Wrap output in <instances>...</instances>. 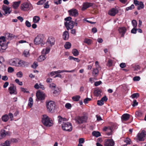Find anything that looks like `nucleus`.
I'll return each mask as SVG.
<instances>
[{"mask_svg": "<svg viewBox=\"0 0 146 146\" xmlns=\"http://www.w3.org/2000/svg\"><path fill=\"white\" fill-rule=\"evenodd\" d=\"M40 20V17L38 16H34L33 18V22L35 23H38Z\"/></svg>", "mask_w": 146, "mask_h": 146, "instance_id": "c756f323", "label": "nucleus"}, {"mask_svg": "<svg viewBox=\"0 0 146 146\" xmlns=\"http://www.w3.org/2000/svg\"><path fill=\"white\" fill-rule=\"evenodd\" d=\"M26 25L28 27H31V24L28 21H26L25 22Z\"/></svg>", "mask_w": 146, "mask_h": 146, "instance_id": "bf43d9fd", "label": "nucleus"}, {"mask_svg": "<svg viewBox=\"0 0 146 146\" xmlns=\"http://www.w3.org/2000/svg\"><path fill=\"white\" fill-rule=\"evenodd\" d=\"M62 128L64 131L70 132L72 130V125L68 122H63Z\"/></svg>", "mask_w": 146, "mask_h": 146, "instance_id": "39448f33", "label": "nucleus"}, {"mask_svg": "<svg viewBox=\"0 0 146 146\" xmlns=\"http://www.w3.org/2000/svg\"><path fill=\"white\" fill-rule=\"evenodd\" d=\"M118 12L117 9L115 8H113L111 9L108 11V14L111 16H113L115 15Z\"/></svg>", "mask_w": 146, "mask_h": 146, "instance_id": "dca6fc26", "label": "nucleus"}, {"mask_svg": "<svg viewBox=\"0 0 146 146\" xmlns=\"http://www.w3.org/2000/svg\"><path fill=\"white\" fill-rule=\"evenodd\" d=\"M0 45L3 50H5L7 48V45L5 42V38L3 36L0 37Z\"/></svg>", "mask_w": 146, "mask_h": 146, "instance_id": "6e6552de", "label": "nucleus"}, {"mask_svg": "<svg viewBox=\"0 0 146 146\" xmlns=\"http://www.w3.org/2000/svg\"><path fill=\"white\" fill-rule=\"evenodd\" d=\"M91 99L90 98H87L84 100V102L85 104H87L88 103V102L90 101Z\"/></svg>", "mask_w": 146, "mask_h": 146, "instance_id": "864d4df0", "label": "nucleus"}, {"mask_svg": "<svg viewBox=\"0 0 146 146\" xmlns=\"http://www.w3.org/2000/svg\"><path fill=\"white\" fill-rule=\"evenodd\" d=\"M42 122L44 125L48 127L52 126L53 124L52 120L46 115H42Z\"/></svg>", "mask_w": 146, "mask_h": 146, "instance_id": "f257e3e1", "label": "nucleus"}, {"mask_svg": "<svg viewBox=\"0 0 146 146\" xmlns=\"http://www.w3.org/2000/svg\"><path fill=\"white\" fill-rule=\"evenodd\" d=\"M138 105V103L136 100H134L133 102V104L132 105L133 107H135Z\"/></svg>", "mask_w": 146, "mask_h": 146, "instance_id": "338daca9", "label": "nucleus"}, {"mask_svg": "<svg viewBox=\"0 0 146 146\" xmlns=\"http://www.w3.org/2000/svg\"><path fill=\"white\" fill-rule=\"evenodd\" d=\"M46 1V0H40L37 3V5H42Z\"/></svg>", "mask_w": 146, "mask_h": 146, "instance_id": "49530a36", "label": "nucleus"}, {"mask_svg": "<svg viewBox=\"0 0 146 146\" xmlns=\"http://www.w3.org/2000/svg\"><path fill=\"white\" fill-rule=\"evenodd\" d=\"M101 90L98 89H96L94 92V94L96 96H101Z\"/></svg>", "mask_w": 146, "mask_h": 146, "instance_id": "cd10ccee", "label": "nucleus"}, {"mask_svg": "<svg viewBox=\"0 0 146 146\" xmlns=\"http://www.w3.org/2000/svg\"><path fill=\"white\" fill-rule=\"evenodd\" d=\"M92 5L93 4L91 3H84L83 4V7L82 8V10L84 11L88 7L92 6Z\"/></svg>", "mask_w": 146, "mask_h": 146, "instance_id": "a211bd4d", "label": "nucleus"}, {"mask_svg": "<svg viewBox=\"0 0 146 146\" xmlns=\"http://www.w3.org/2000/svg\"><path fill=\"white\" fill-rule=\"evenodd\" d=\"M54 1L55 4L56 5L60 4L62 3V0H54Z\"/></svg>", "mask_w": 146, "mask_h": 146, "instance_id": "8fccbe9b", "label": "nucleus"}, {"mask_svg": "<svg viewBox=\"0 0 146 146\" xmlns=\"http://www.w3.org/2000/svg\"><path fill=\"white\" fill-rule=\"evenodd\" d=\"M134 3L137 6V9L139 10L143 9L144 7V5L141 1L139 2L137 0H134Z\"/></svg>", "mask_w": 146, "mask_h": 146, "instance_id": "f8f14e48", "label": "nucleus"}, {"mask_svg": "<svg viewBox=\"0 0 146 146\" xmlns=\"http://www.w3.org/2000/svg\"><path fill=\"white\" fill-rule=\"evenodd\" d=\"M137 29H136L134 27L131 30V33H132L135 34L137 32Z\"/></svg>", "mask_w": 146, "mask_h": 146, "instance_id": "052dcab7", "label": "nucleus"}, {"mask_svg": "<svg viewBox=\"0 0 146 146\" xmlns=\"http://www.w3.org/2000/svg\"><path fill=\"white\" fill-rule=\"evenodd\" d=\"M112 65V61L111 60L109 59L108 61L107 65L109 66H110Z\"/></svg>", "mask_w": 146, "mask_h": 146, "instance_id": "de8ad7c7", "label": "nucleus"}, {"mask_svg": "<svg viewBox=\"0 0 146 146\" xmlns=\"http://www.w3.org/2000/svg\"><path fill=\"white\" fill-rule=\"evenodd\" d=\"M80 97L79 95H76L75 96H73L72 99V100L75 101H78L80 99Z\"/></svg>", "mask_w": 146, "mask_h": 146, "instance_id": "72a5a7b5", "label": "nucleus"}, {"mask_svg": "<svg viewBox=\"0 0 146 146\" xmlns=\"http://www.w3.org/2000/svg\"><path fill=\"white\" fill-rule=\"evenodd\" d=\"M58 123L60 124L63 123V122H65L64 121L67 120V119L65 118H63L60 116H58Z\"/></svg>", "mask_w": 146, "mask_h": 146, "instance_id": "b1692460", "label": "nucleus"}, {"mask_svg": "<svg viewBox=\"0 0 146 146\" xmlns=\"http://www.w3.org/2000/svg\"><path fill=\"white\" fill-rule=\"evenodd\" d=\"M84 139L83 138H80L79 140V143L81 144L84 143Z\"/></svg>", "mask_w": 146, "mask_h": 146, "instance_id": "0e129e2a", "label": "nucleus"}, {"mask_svg": "<svg viewBox=\"0 0 146 146\" xmlns=\"http://www.w3.org/2000/svg\"><path fill=\"white\" fill-rule=\"evenodd\" d=\"M2 120L4 122H6L9 119V117L7 114H5L2 117Z\"/></svg>", "mask_w": 146, "mask_h": 146, "instance_id": "bb28decb", "label": "nucleus"}, {"mask_svg": "<svg viewBox=\"0 0 146 146\" xmlns=\"http://www.w3.org/2000/svg\"><path fill=\"white\" fill-rule=\"evenodd\" d=\"M126 29L125 27L119 28L118 30L120 33H121V36L123 37L126 31Z\"/></svg>", "mask_w": 146, "mask_h": 146, "instance_id": "4be33fe9", "label": "nucleus"}, {"mask_svg": "<svg viewBox=\"0 0 146 146\" xmlns=\"http://www.w3.org/2000/svg\"><path fill=\"white\" fill-rule=\"evenodd\" d=\"M8 132L6 131L5 130H2L1 131V135L2 137H5L7 134Z\"/></svg>", "mask_w": 146, "mask_h": 146, "instance_id": "c9c22d12", "label": "nucleus"}, {"mask_svg": "<svg viewBox=\"0 0 146 146\" xmlns=\"http://www.w3.org/2000/svg\"><path fill=\"white\" fill-rule=\"evenodd\" d=\"M29 102L28 104V106L31 108L33 106V99L32 97H30L29 99Z\"/></svg>", "mask_w": 146, "mask_h": 146, "instance_id": "f704fd0d", "label": "nucleus"}, {"mask_svg": "<svg viewBox=\"0 0 146 146\" xmlns=\"http://www.w3.org/2000/svg\"><path fill=\"white\" fill-rule=\"evenodd\" d=\"M68 12L70 15L74 17H76L78 15L77 10L75 9H73L68 11Z\"/></svg>", "mask_w": 146, "mask_h": 146, "instance_id": "4468645a", "label": "nucleus"}, {"mask_svg": "<svg viewBox=\"0 0 146 146\" xmlns=\"http://www.w3.org/2000/svg\"><path fill=\"white\" fill-rule=\"evenodd\" d=\"M135 70H137L140 69V67L139 65H135L133 67Z\"/></svg>", "mask_w": 146, "mask_h": 146, "instance_id": "6e6d98bb", "label": "nucleus"}, {"mask_svg": "<svg viewBox=\"0 0 146 146\" xmlns=\"http://www.w3.org/2000/svg\"><path fill=\"white\" fill-rule=\"evenodd\" d=\"M64 72V70H58L54 71L55 74H58Z\"/></svg>", "mask_w": 146, "mask_h": 146, "instance_id": "4d7b16f0", "label": "nucleus"}, {"mask_svg": "<svg viewBox=\"0 0 146 146\" xmlns=\"http://www.w3.org/2000/svg\"><path fill=\"white\" fill-rule=\"evenodd\" d=\"M131 23L134 27L135 28L137 27V23L135 20H133L132 21Z\"/></svg>", "mask_w": 146, "mask_h": 146, "instance_id": "a19ab883", "label": "nucleus"}, {"mask_svg": "<svg viewBox=\"0 0 146 146\" xmlns=\"http://www.w3.org/2000/svg\"><path fill=\"white\" fill-rule=\"evenodd\" d=\"M19 59L17 58H14L9 60V63L10 65L18 66Z\"/></svg>", "mask_w": 146, "mask_h": 146, "instance_id": "9b49d317", "label": "nucleus"}, {"mask_svg": "<svg viewBox=\"0 0 146 146\" xmlns=\"http://www.w3.org/2000/svg\"><path fill=\"white\" fill-rule=\"evenodd\" d=\"M46 58V57L44 55H41L39 56L38 59V61L41 62L44 60Z\"/></svg>", "mask_w": 146, "mask_h": 146, "instance_id": "2f4dec72", "label": "nucleus"}, {"mask_svg": "<svg viewBox=\"0 0 146 146\" xmlns=\"http://www.w3.org/2000/svg\"><path fill=\"white\" fill-rule=\"evenodd\" d=\"M31 5L29 3L25 2L22 4L20 7L21 10L23 11H27L30 9Z\"/></svg>", "mask_w": 146, "mask_h": 146, "instance_id": "0eeeda50", "label": "nucleus"}, {"mask_svg": "<svg viewBox=\"0 0 146 146\" xmlns=\"http://www.w3.org/2000/svg\"><path fill=\"white\" fill-rule=\"evenodd\" d=\"M2 9L4 12V15H5L9 14L11 11L10 9V7H7L4 5H3Z\"/></svg>", "mask_w": 146, "mask_h": 146, "instance_id": "ddd939ff", "label": "nucleus"}, {"mask_svg": "<svg viewBox=\"0 0 146 146\" xmlns=\"http://www.w3.org/2000/svg\"><path fill=\"white\" fill-rule=\"evenodd\" d=\"M44 36L42 34H39L35 38L34 41L35 44L38 45L40 44L42 46L44 44Z\"/></svg>", "mask_w": 146, "mask_h": 146, "instance_id": "f03ea898", "label": "nucleus"}, {"mask_svg": "<svg viewBox=\"0 0 146 146\" xmlns=\"http://www.w3.org/2000/svg\"><path fill=\"white\" fill-rule=\"evenodd\" d=\"M139 95L138 93H135L133 94L131 96L132 98H137L139 97Z\"/></svg>", "mask_w": 146, "mask_h": 146, "instance_id": "ea45409f", "label": "nucleus"}, {"mask_svg": "<svg viewBox=\"0 0 146 146\" xmlns=\"http://www.w3.org/2000/svg\"><path fill=\"white\" fill-rule=\"evenodd\" d=\"M92 135L93 136L96 137H98L101 135V134L100 132L98 131H94L92 133Z\"/></svg>", "mask_w": 146, "mask_h": 146, "instance_id": "7c9ffc66", "label": "nucleus"}, {"mask_svg": "<svg viewBox=\"0 0 146 146\" xmlns=\"http://www.w3.org/2000/svg\"><path fill=\"white\" fill-rule=\"evenodd\" d=\"M23 54L24 56L27 57L29 56V52L27 50H25L23 52Z\"/></svg>", "mask_w": 146, "mask_h": 146, "instance_id": "37998d69", "label": "nucleus"}, {"mask_svg": "<svg viewBox=\"0 0 146 146\" xmlns=\"http://www.w3.org/2000/svg\"><path fill=\"white\" fill-rule=\"evenodd\" d=\"M84 42L88 45H90L91 44V40L90 39L86 38L84 40Z\"/></svg>", "mask_w": 146, "mask_h": 146, "instance_id": "4c0bfd02", "label": "nucleus"}, {"mask_svg": "<svg viewBox=\"0 0 146 146\" xmlns=\"http://www.w3.org/2000/svg\"><path fill=\"white\" fill-rule=\"evenodd\" d=\"M146 138V131L144 130H142L137 135L136 139L139 141H144Z\"/></svg>", "mask_w": 146, "mask_h": 146, "instance_id": "20e7f679", "label": "nucleus"}, {"mask_svg": "<svg viewBox=\"0 0 146 146\" xmlns=\"http://www.w3.org/2000/svg\"><path fill=\"white\" fill-rule=\"evenodd\" d=\"M114 142L112 139H107L105 141V146H113Z\"/></svg>", "mask_w": 146, "mask_h": 146, "instance_id": "2eb2a0df", "label": "nucleus"}, {"mask_svg": "<svg viewBox=\"0 0 146 146\" xmlns=\"http://www.w3.org/2000/svg\"><path fill=\"white\" fill-rule=\"evenodd\" d=\"M71 46V44L69 42H66L64 44V46L66 49L70 48Z\"/></svg>", "mask_w": 146, "mask_h": 146, "instance_id": "473e14b6", "label": "nucleus"}, {"mask_svg": "<svg viewBox=\"0 0 146 146\" xmlns=\"http://www.w3.org/2000/svg\"><path fill=\"white\" fill-rule=\"evenodd\" d=\"M87 119V117L86 116H76L74 118L76 123L78 124H80L86 122Z\"/></svg>", "mask_w": 146, "mask_h": 146, "instance_id": "423d86ee", "label": "nucleus"}, {"mask_svg": "<svg viewBox=\"0 0 146 146\" xmlns=\"http://www.w3.org/2000/svg\"><path fill=\"white\" fill-rule=\"evenodd\" d=\"M2 79L4 81H6L8 80V78L6 76H2Z\"/></svg>", "mask_w": 146, "mask_h": 146, "instance_id": "774afa93", "label": "nucleus"}, {"mask_svg": "<svg viewBox=\"0 0 146 146\" xmlns=\"http://www.w3.org/2000/svg\"><path fill=\"white\" fill-rule=\"evenodd\" d=\"M46 107L48 111L50 112L53 111L55 108V103L52 101L46 102Z\"/></svg>", "mask_w": 146, "mask_h": 146, "instance_id": "7ed1b4c3", "label": "nucleus"}, {"mask_svg": "<svg viewBox=\"0 0 146 146\" xmlns=\"http://www.w3.org/2000/svg\"><path fill=\"white\" fill-rule=\"evenodd\" d=\"M65 107L66 108L69 109L71 108V105L70 103H67L65 104Z\"/></svg>", "mask_w": 146, "mask_h": 146, "instance_id": "13d9d810", "label": "nucleus"}, {"mask_svg": "<svg viewBox=\"0 0 146 146\" xmlns=\"http://www.w3.org/2000/svg\"><path fill=\"white\" fill-rule=\"evenodd\" d=\"M38 65L37 64L36 62H34L33 65L31 66L32 68L35 69L36 67L38 66Z\"/></svg>", "mask_w": 146, "mask_h": 146, "instance_id": "69168bd1", "label": "nucleus"}, {"mask_svg": "<svg viewBox=\"0 0 146 146\" xmlns=\"http://www.w3.org/2000/svg\"><path fill=\"white\" fill-rule=\"evenodd\" d=\"M134 8V6L133 4H132L129 7H127L126 8V10L128 11L129 10H132Z\"/></svg>", "mask_w": 146, "mask_h": 146, "instance_id": "79ce46f5", "label": "nucleus"}, {"mask_svg": "<svg viewBox=\"0 0 146 146\" xmlns=\"http://www.w3.org/2000/svg\"><path fill=\"white\" fill-rule=\"evenodd\" d=\"M49 86L52 89H54L56 87V85L55 84L52 83L49 84Z\"/></svg>", "mask_w": 146, "mask_h": 146, "instance_id": "603ef678", "label": "nucleus"}, {"mask_svg": "<svg viewBox=\"0 0 146 146\" xmlns=\"http://www.w3.org/2000/svg\"><path fill=\"white\" fill-rule=\"evenodd\" d=\"M55 42L54 38L52 37H49L47 41L48 43L50 44L51 46L54 44Z\"/></svg>", "mask_w": 146, "mask_h": 146, "instance_id": "412c9836", "label": "nucleus"}, {"mask_svg": "<svg viewBox=\"0 0 146 146\" xmlns=\"http://www.w3.org/2000/svg\"><path fill=\"white\" fill-rule=\"evenodd\" d=\"M69 35L67 31H65L63 33V38L64 40H67L69 38Z\"/></svg>", "mask_w": 146, "mask_h": 146, "instance_id": "5701e85b", "label": "nucleus"}, {"mask_svg": "<svg viewBox=\"0 0 146 146\" xmlns=\"http://www.w3.org/2000/svg\"><path fill=\"white\" fill-rule=\"evenodd\" d=\"M15 82L19 84V85L22 86L23 85V83L22 82H20L19 80L16 79L15 80Z\"/></svg>", "mask_w": 146, "mask_h": 146, "instance_id": "5fc2aeb1", "label": "nucleus"}, {"mask_svg": "<svg viewBox=\"0 0 146 146\" xmlns=\"http://www.w3.org/2000/svg\"><path fill=\"white\" fill-rule=\"evenodd\" d=\"M9 91L10 94H17L16 87L13 84H11L10 85V86L8 89Z\"/></svg>", "mask_w": 146, "mask_h": 146, "instance_id": "9d476101", "label": "nucleus"}, {"mask_svg": "<svg viewBox=\"0 0 146 146\" xmlns=\"http://www.w3.org/2000/svg\"><path fill=\"white\" fill-rule=\"evenodd\" d=\"M140 79V78L139 76H135L133 78V80L134 81H139Z\"/></svg>", "mask_w": 146, "mask_h": 146, "instance_id": "680f3d73", "label": "nucleus"}, {"mask_svg": "<svg viewBox=\"0 0 146 146\" xmlns=\"http://www.w3.org/2000/svg\"><path fill=\"white\" fill-rule=\"evenodd\" d=\"M72 52L74 55L76 56L79 54V52L76 49H74L72 50Z\"/></svg>", "mask_w": 146, "mask_h": 146, "instance_id": "e433bc0d", "label": "nucleus"}, {"mask_svg": "<svg viewBox=\"0 0 146 146\" xmlns=\"http://www.w3.org/2000/svg\"><path fill=\"white\" fill-rule=\"evenodd\" d=\"M21 3V1H15L13 3V5H12V7L14 9H17L19 7V5Z\"/></svg>", "mask_w": 146, "mask_h": 146, "instance_id": "6ab92c4d", "label": "nucleus"}, {"mask_svg": "<svg viewBox=\"0 0 146 146\" xmlns=\"http://www.w3.org/2000/svg\"><path fill=\"white\" fill-rule=\"evenodd\" d=\"M8 115L9 117V118L11 121L13 120V113H9Z\"/></svg>", "mask_w": 146, "mask_h": 146, "instance_id": "09e8293b", "label": "nucleus"}, {"mask_svg": "<svg viewBox=\"0 0 146 146\" xmlns=\"http://www.w3.org/2000/svg\"><path fill=\"white\" fill-rule=\"evenodd\" d=\"M72 19V18L71 17H68L65 18L64 19V20L66 21V22H70V21H72L71 20Z\"/></svg>", "mask_w": 146, "mask_h": 146, "instance_id": "e2e57ef3", "label": "nucleus"}, {"mask_svg": "<svg viewBox=\"0 0 146 146\" xmlns=\"http://www.w3.org/2000/svg\"><path fill=\"white\" fill-rule=\"evenodd\" d=\"M36 96L37 98L40 100H43L45 98L44 94L40 92H37L36 93Z\"/></svg>", "mask_w": 146, "mask_h": 146, "instance_id": "f3484780", "label": "nucleus"}, {"mask_svg": "<svg viewBox=\"0 0 146 146\" xmlns=\"http://www.w3.org/2000/svg\"><path fill=\"white\" fill-rule=\"evenodd\" d=\"M64 24L67 29L68 30L69 29H72L74 25V23L73 21L70 22H64Z\"/></svg>", "mask_w": 146, "mask_h": 146, "instance_id": "1a4fd4ad", "label": "nucleus"}, {"mask_svg": "<svg viewBox=\"0 0 146 146\" xmlns=\"http://www.w3.org/2000/svg\"><path fill=\"white\" fill-rule=\"evenodd\" d=\"M11 141L8 140H7L3 143L0 145V146H10Z\"/></svg>", "mask_w": 146, "mask_h": 146, "instance_id": "a878e982", "label": "nucleus"}, {"mask_svg": "<svg viewBox=\"0 0 146 146\" xmlns=\"http://www.w3.org/2000/svg\"><path fill=\"white\" fill-rule=\"evenodd\" d=\"M98 69L97 68H93L92 74L94 77H96L98 75L99 72Z\"/></svg>", "mask_w": 146, "mask_h": 146, "instance_id": "393cba45", "label": "nucleus"}, {"mask_svg": "<svg viewBox=\"0 0 146 146\" xmlns=\"http://www.w3.org/2000/svg\"><path fill=\"white\" fill-rule=\"evenodd\" d=\"M14 71V68L11 67H8L7 71L9 73H12Z\"/></svg>", "mask_w": 146, "mask_h": 146, "instance_id": "a18cd8bd", "label": "nucleus"}, {"mask_svg": "<svg viewBox=\"0 0 146 146\" xmlns=\"http://www.w3.org/2000/svg\"><path fill=\"white\" fill-rule=\"evenodd\" d=\"M124 142L126 143V146L127 145L130 144L131 143V139L127 137L124 140Z\"/></svg>", "mask_w": 146, "mask_h": 146, "instance_id": "58836bf2", "label": "nucleus"}, {"mask_svg": "<svg viewBox=\"0 0 146 146\" xmlns=\"http://www.w3.org/2000/svg\"><path fill=\"white\" fill-rule=\"evenodd\" d=\"M17 75L18 77L21 78L23 76V73L21 71L17 73Z\"/></svg>", "mask_w": 146, "mask_h": 146, "instance_id": "3c124183", "label": "nucleus"}, {"mask_svg": "<svg viewBox=\"0 0 146 146\" xmlns=\"http://www.w3.org/2000/svg\"><path fill=\"white\" fill-rule=\"evenodd\" d=\"M130 115L127 113L123 114L121 117V120L122 121L128 120L129 118Z\"/></svg>", "mask_w": 146, "mask_h": 146, "instance_id": "aec40b11", "label": "nucleus"}, {"mask_svg": "<svg viewBox=\"0 0 146 146\" xmlns=\"http://www.w3.org/2000/svg\"><path fill=\"white\" fill-rule=\"evenodd\" d=\"M104 104V102L101 99L100 100H98L97 104L99 106H102Z\"/></svg>", "mask_w": 146, "mask_h": 146, "instance_id": "c03bdc74", "label": "nucleus"}, {"mask_svg": "<svg viewBox=\"0 0 146 146\" xmlns=\"http://www.w3.org/2000/svg\"><path fill=\"white\" fill-rule=\"evenodd\" d=\"M25 62L23 60H20L19 59V62L18 63V66H21L22 67H25Z\"/></svg>", "mask_w": 146, "mask_h": 146, "instance_id": "c85d7f7f", "label": "nucleus"}]
</instances>
